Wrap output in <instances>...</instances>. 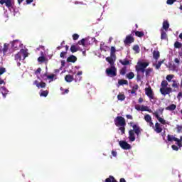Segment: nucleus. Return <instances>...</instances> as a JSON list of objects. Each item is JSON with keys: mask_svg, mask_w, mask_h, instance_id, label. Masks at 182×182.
<instances>
[{"mask_svg": "<svg viewBox=\"0 0 182 182\" xmlns=\"http://www.w3.org/2000/svg\"><path fill=\"white\" fill-rule=\"evenodd\" d=\"M149 63L147 62H141L139 61L137 63V64L135 66V70L136 73H144L145 72V76L146 77H149L150 76V73L153 72V68H149L146 69V68L149 66Z\"/></svg>", "mask_w": 182, "mask_h": 182, "instance_id": "nucleus-1", "label": "nucleus"}, {"mask_svg": "<svg viewBox=\"0 0 182 182\" xmlns=\"http://www.w3.org/2000/svg\"><path fill=\"white\" fill-rule=\"evenodd\" d=\"M114 124L117 127H119V130L122 132V134H124L126 132V119L122 116H117L114 119Z\"/></svg>", "mask_w": 182, "mask_h": 182, "instance_id": "nucleus-2", "label": "nucleus"}, {"mask_svg": "<svg viewBox=\"0 0 182 182\" xmlns=\"http://www.w3.org/2000/svg\"><path fill=\"white\" fill-rule=\"evenodd\" d=\"M22 55L23 57V60H25L28 58V50L23 48L21 49L20 52L14 55L15 60L21 62L22 60Z\"/></svg>", "mask_w": 182, "mask_h": 182, "instance_id": "nucleus-3", "label": "nucleus"}, {"mask_svg": "<svg viewBox=\"0 0 182 182\" xmlns=\"http://www.w3.org/2000/svg\"><path fill=\"white\" fill-rule=\"evenodd\" d=\"M163 112H164V108L160 107L158 109L156 112H153V116L157 119V120L159 122V123H161V124H166V120L161 117L159 114H163Z\"/></svg>", "mask_w": 182, "mask_h": 182, "instance_id": "nucleus-4", "label": "nucleus"}, {"mask_svg": "<svg viewBox=\"0 0 182 182\" xmlns=\"http://www.w3.org/2000/svg\"><path fill=\"white\" fill-rule=\"evenodd\" d=\"M105 73L109 77H114L117 76V68L114 65H111L110 68L106 69Z\"/></svg>", "mask_w": 182, "mask_h": 182, "instance_id": "nucleus-5", "label": "nucleus"}, {"mask_svg": "<svg viewBox=\"0 0 182 182\" xmlns=\"http://www.w3.org/2000/svg\"><path fill=\"white\" fill-rule=\"evenodd\" d=\"M129 126L131 127H132L134 132H135V134L137 136V137H139V136H140V134H141V132L143 131V129H141L140 126H139V124H134V122H131L129 123Z\"/></svg>", "mask_w": 182, "mask_h": 182, "instance_id": "nucleus-6", "label": "nucleus"}, {"mask_svg": "<svg viewBox=\"0 0 182 182\" xmlns=\"http://www.w3.org/2000/svg\"><path fill=\"white\" fill-rule=\"evenodd\" d=\"M119 144L123 150H130V149H132V146L129 143L126 142V141H120Z\"/></svg>", "mask_w": 182, "mask_h": 182, "instance_id": "nucleus-7", "label": "nucleus"}, {"mask_svg": "<svg viewBox=\"0 0 182 182\" xmlns=\"http://www.w3.org/2000/svg\"><path fill=\"white\" fill-rule=\"evenodd\" d=\"M171 92H173V90L171 89V87H161L160 88V92L164 96H166V95H170V93H171Z\"/></svg>", "mask_w": 182, "mask_h": 182, "instance_id": "nucleus-8", "label": "nucleus"}, {"mask_svg": "<svg viewBox=\"0 0 182 182\" xmlns=\"http://www.w3.org/2000/svg\"><path fill=\"white\" fill-rule=\"evenodd\" d=\"M145 93L148 97H149L150 100L154 99V93L153 92V90L151 87L146 88Z\"/></svg>", "mask_w": 182, "mask_h": 182, "instance_id": "nucleus-9", "label": "nucleus"}, {"mask_svg": "<svg viewBox=\"0 0 182 182\" xmlns=\"http://www.w3.org/2000/svg\"><path fill=\"white\" fill-rule=\"evenodd\" d=\"M133 42H134V38H133V36H132V35L127 36L125 40L124 41V43L125 45H129L130 43H133Z\"/></svg>", "mask_w": 182, "mask_h": 182, "instance_id": "nucleus-10", "label": "nucleus"}, {"mask_svg": "<svg viewBox=\"0 0 182 182\" xmlns=\"http://www.w3.org/2000/svg\"><path fill=\"white\" fill-rule=\"evenodd\" d=\"M4 4L7 8H12V0H0V4L4 5Z\"/></svg>", "mask_w": 182, "mask_h": 182, "instance_id": "nucleus-11", "label": "nucleus"}, {"mask_svg": "<svg viewBox=\"0 0 182 182\" xmlns=\"http://www.w3.org/2000/svg\"><path fill=\"white\" fill-rule=\"evenodd\" d=\"M107 62L111 65V66H114V61L116 60V57L110 55L106 58Z\"/></svg>", "mask_w": 182, "mask_h": 182, "instance_id": "nucleus-12", "label": "nucleus"}, {"mask_svg": "<svg viewBox=\"0 0 182 182\" xmlns=\"http://www.w3.org/2000/svg\"><path fill=\"white\" fill-rule=\"evenodd\" d=\"M134 131L130 129L129 131V141H134L136 140V136L134 135Z\"/></svg>", "mask_w": 182, "mask_h": 182, "instance_id": "nucleus-13", "label": "nucleus"}, {"mask_svg": "<svg viewBox=\"0 0 182 182\" xmlns=\"http://www.w3.org/2000/svg\"><path fill=\"white\" fill-rule=\"evenodd\" d=\"M154 131L156 132V133H161V132H163V128H161L160 124H159V122H156L155 124V129H154Z\"/></svg>", "mask_w": 182, "mask_h": 182, "instance_id": "nucleus-14", "label": "nucleus"}, {"mask_svg": "<svg viewBox=\"0 0 182 182\" xmlns=\"http://www.w3.org/2000/svg\"><path fill=\"white\" fill-rule=\"evenodd\" d=\"M141 112H149V113H154L151 109L149 108L147 106L142 105L141 107Z\"/></svg>", "mask_w": 182, "mask_h": 182, "instance_id": "nucleus-15", "label": "nucleus"}, {"mask_svg": "<svg viewBox=\"0 0 182 182\" xmlns=\"http://www.w3.org/2000/svg\"><path fill=\"white\" fill-rule=\"evenodd\" d=\"M77 60V58L76 56L71 55L67 58V62H71L72 63H75Z\"/></svg>", "mask_w": 182, "mask_h": 182, "instance_id": "nucleus-16", "label": "nucleus"}, {"mask_svg": "<svg viewBox=\"0 0 182 182\" xmlns=\"http://www.w3.org/2000/svg\"><path fill=\"white\" fill-rule=\"evenodd\" d=\"M168 28H170V23H168V21H164L163 22V26H162L163 31H168Z\"/></svg>", "mask_w": 182, "mask_h": 182, "instance_id": "nucleus-17", "label": "nucleus"}, {"mask_svg": "<svg viewBox=\"0 0 182 182\" xmlns=\"http://www.w3.org/2000/svg\"><path fill=\"white\" fill-rule=\"evenodd\" d=\"M153 58L155 59V60H159L160 58V52L159 50H154Z\"/></svg>", "mask_w": 182, "mask_h": 182, "instance_id": "nucleus-18", "label": "nucleus"}, {"mask_svg": "<svg viewBox=\"0 0 182 182\" xmlns=\"http://www.w3.org/2000/svg\"><path fill=\"white\" fill-rule=\"evenodd\" d=\"M65 80L68 83H70V82H73V75H71L70 74L65 75Z\"/></svg>", "mask_w": 182, "mask_h": 182, "instance_id": "nucleus-19", "label": "nucleus"}, {"mask_svg": "<svg viewBox=\"0 0 182 182\" xmlns=\"http://www.w3.org/2000/svg\"><path fill=\"white\" fill-rule=\"evenodd\" d=\"M161 39L162 41H166V39H167V33L163 29L161 30Z\"/></svg>", "mask_w": 182, "mask_h": 182, "instance_id": "nucleus-20", "label": "nucleus"}, {"mask_svg": "<svg viewBox=\"0 0 182 182\" xmlns=\"http://www.w3.org/2000/svg\"><path fill=\"white\" fill-rule=\"evenodd\" d=\"M177 106L174 104H171V105L166 107V110H169V112H173V110H176Z\"/></svg>", "mask_w": 182, "mask_h": 182, "instance_id": "nucleus-21", "label": "nucleus"}, {"mask_svg": "<svg viewBox=\"0 0 182 182\" xmlns=\"http://www.w3.org/2000/svg\"><path fill=\"white\" fill-rule=\"evenodd\" d=\"M0 90L4 97H6V95H8V90L5 87H1Z\"/></svg>", "mask_w": 182, "mask_h": 182, "instance_id": "nucleus-22", "label": "nucleus"}, {"mask_svg": "<svg viewBox=\"0 0 182 182\" xmlns=\"http://www.w3.org/2000/svg\"><path fill=\"white\" fill-rule=\"evenodd\" d=\"M119 63L121 65H123V66H127L128 65H130V60L127 59L120 60Z\"/></svg>", "mask_w": 182, "mask_h": 182, "instance_id": "nucleus-23", "label": "nucleus"}, {"mask_svg": "<svg viewBox=\"0 0 182 182\" xmlns=\"http://www.w3.org/2000/svg\"><path fill=\"white\" fill-rule=\"evenodd\" d=\"M118 85H119V86H123V85H129V81H127V80H119Z\"/></svg>", "mask_w": 182, "mask_h": 182, "instance_id": "nucleus-24", "label": "nucleus"}, {"mask_svg": "<svg viewBox=\"0 0 182 182\" xmlns=\"http://www.w3.org/2000/svg\"><path fill=\"white\" fill-rule=\"evenodd\" d=\"M127 79H129V80H132L134 77V73L133 72H129L126 75Z\"/></svg>", "mask_w": 182, "mask_h": 182, "instance_id": "nucleus-25", "label": "nucleus"}, {"mask_svg": "<svg viewBox=\"0 0 182 182\" xmlns=\"http://www.w3.org/2000/svg\"><path fill=\"white\" fill-rule=\"evenodd\" d=\"M117 99H118V100L123 102V100H124L126 99V95H124V94H123V93H119L117 95Z\"/></svg>", "mask_w": 182, "mask_h": 182, "instance_id": "nucleus-26", "label": "nucleus"}, {"mask_svg": "<svg viewBox=\"0 0 182 182\" xmlns=\"http://www.w3.org/2000/svg\"><path fill=\"white\" fill-rule=\"evenodd\" d=\"M110 55L116 58V48H114V46L111 47Z\"/></svg>", "mask_w": 182, "mask_h": 182, "instance_id": "nucleus-27", "label": "nucleus"}, {"mask_svg": "<svg viewBox=\"0 0 182 182\" xmlns=\"http://www.w3.org/2000/svg\"><path fill=\"white\" fill-rule=\"evenodd\" d=\"M9 49V44L4 43V48H3V53L5 55L6 52H8V50Z\"/></svg>", "mask_w": 182, "mask_h": 182, "instance_id": "nucleus-28", "label": "nucleus"}, {"mask_svg": "<svg viewBox=\"0 0 182 182\" xmlns=\"http://www.w3.org/2000/svg\"><path fill=\"white\" fill-rule=\"evenodd\" d=\"M19 45V40L13 41V42L11 43L12 48H14V49L18 48V44Z\"/></svg>", "mask_w": 182, "mask_h": 182, "instance_id": "nucleus-29", "label": "nucleus"}, {"mask_svg": "<svg viewBox=\"0 0 182 182\" xmlns=\"http://www.w3.org/2000/svg\"><path fill=\"white\" fill-rule=\"evenodd\" d=\"M135 36H137L138 38H143V36H144V32H143V31H136L135 32Z\"/></svg>", "mask_w": 182, "mask_h": 182, "instance_id": "nucleus-30", "label": "nucleus"}, {"mask_svg": "<svg viewBox=\"0 0 182 182\" xmlns=\"http://www.w3.org/2000/svg\"><path fill=\"white\" fill-rule=\"evenodd\" d=\"M126 72H127V67H123L120 71L119 73L120 75H122V76H124V75H126Z\"/></svg>", "mask_w": 182, "mask_h": 182, "instance_id": "nucleus-31", "label": "nucleus"}, {"mask_svg": "<svg viewBox=\"0 0 182 182\" xmlns=\"http://www.w3.org/2000/svg\"><path fill=\"white\" fill-rule=\"evenodd\" d=\"M70 50H71L72 53H75V52H77V50H79V48H77L76 46L72 45Z\"/></svg>", "mask_w": 182, "mask_h": 182, "instance_id": "nucleus-32", "label": "nucleus"}, {"mask_svg": "<svg viewBox=\"0 0 182 182\" xmlns=\"http://www.w3.org/2000/svg\"><path fill=\"white\" fill-rule=\"evenodd\" d=\"M163 63H164V60L159 61L158 63L155 65L156 69H157L159 70V69H160V68L161 67V65H163Z\"/></svg>", "mask_w": 182, "mask_h": 182, "instance_id": "nucleus-33", "label": "nucleus"}, {"mask_svg": "<svg viewBox=\"0 0 182 182\" xmlns=\"http://www.w3.org/2000/svg\"><path fill=\"white\" fill-rule=\"evenodd\" d=\"M144 120L145 122H146V123H148L149 122H151L152 119H151V116H150V114H146L144 116Z\"/></svg>", "mask_w": 182, "mask_h": 182, "instance_id": "nucleus-34", "label": "nucleus"}, {"mask_svg": "<svg viewBox=\"0 0 182 182\" xmlns=\"http://www.w3.org/2000/svg\"><path fill=\"white\" fill-rule=\"evenodd\" d=\"M48 95H49V91L45 90V91H42L41 92L40 96L43 97H46L48 96Z\"/></svg>", "mask_w": 182, "mask_h": 182, "instance_id": "nucleus-35", "label": "nucleus"}, {"mask_svg": "<svg viewBox=\"0 0 182 182\" xmlns=\"http://www.w3.org/2000/svg\"><path fill=\"white\" fill-rule=\"evenodd\" d=\"M174 141H176V144L177 146H178V147H182V142L181 141V139H179L178 138L176 139H173Z\"/></svg>", "mask_w": 182, "mask_h": 182, "instance_id": "nucleus-36", "label": "nucleus"}, {"mask_svg": "<svg viewBox=\"0 0 182 182\" xmlns=\"http://www.w3.org/2000/svg\"><path fill=\"white\" fill-rule=\"evenodd\" d=\"M182 44L181 43L178 42V41H176L174 43V48H176V49H180V48H181Z\"/></svg>", "mask_w": 182, "mask_h": 182, "instance_id": "nucleus-37", "label": "nucleus"}, {"mask_svg": "<svg viewBox=\"0 0 182 182\" xmlns=\"http://www.w3.org/2000/svg\"><path fill=\"white\" fill-rule=\"evenodd\" d=\"M82 74V71H79L75 76V80H80L82 79V77H80Z\"/></svg>", "mask_w": 182, "mask_h": 182, "instance_id": "nucleus-38", "label": "nucleus"}, {"mask_svg": "<svg viewBox=\"0 0 182 182\" xmlns=\"http://www.w3.org/2000/svg\"><path fill=\"white\" fill-rule=\"evenodd\" d=\"M161 87H167L168 86V82L166 80H163L161 83Z\"/></svg>", "mask_w": 182, "mask_h": 182, "instance_id": "nucleus-39", "label": "nucleus"}, {"mask_svg": "<svg viewBox=\"0 0 182 182\" xmlns=\"http://www.w3.org/2000/svg\"><path fill=\"white\" fill-rule=\"evenodd\" d=\"M176 130L177 133H182V126L181 125H176Z\"/></svg>", "mask_w": 182, "mask_h": 182, "instance_id": "nucleus-40", "label": "nucleus"}, {"mask_svg": "<svg viewBox=\"0 0 182 182\" xmlns=\"http://www.w3.org/2000/svg\"><path fill=\"white\" fill-rule=\"evenodd\" d=\"M174 139H177V138H176V137H174L173 135H170V134H168V136H167V140H168V141H174Z\"/></svg>", "mask_w": 182, "mask_h": 182, "instance_id": "nucleus-41", "label": "nucleus"}, {"mask_svg": "<svg viewBox=\"0 0 182 182\" xmlns=\"http://www.w3.org/2000/svg\"><path fill=\"white\" fill-rule=\"evenodd\" d=\"M85 42H86V39L82 38V40H80L77 42V44L78 45H82V46H85Z\"/></svg>", "mask_w": 182, "mask_h": 182, "instance_id": "nucleus-42", "label": "nucleus"}, {"mask_svg": "<svg viewBox=\"0 0 182 182\" xmlns=\"http://www.w3.org/2000/svg\"><path fill=\"white\" fill-rule=\"evenodd\" d=\"M38 62H41V63H43L46 60V58L45 56H41L38 58Z\"/></svg>", "mask_w": 182, "mask_h": 182, "instance_id": "nucleus-43", "label": "nucleus"}, {"mask_svg": "<svg viewBox=\"0 0 182 182\" xmlns=\"http://www.w3.org/2000/svg\"><path fill=\"white\" fill-rule=\"evenodd\" d=\"M139 50H140V47H139L138 45H135V46H133V50L136 52V53H139Z\"/></svg>", "mask_w": 182, "mask_h": 182, "instance_id": "nucleus-44", "label": "nucleus"}, {"mask_svg": "<svg viewBox=\"0 0 182 182\" xmlns=\"http://www.w3.org/2000/svg\"><path fill=\"white\" fill-rule=\"evenodd\" d=\"M66 55H68V51H62L60 54V57L65 59V56H66Z\"/></svg>", "mask_w": 182, "mask_h": 182, "instance_id": "nucleus-45", "label": "nucleus"}, {"mask_svg": "<svg viewBox=\"0 0 182 182\" xmlns=\"http://www.w3.org/2000/svg\"><path fill=\"white\" fill-rule=\"evenodd\" d=\"M174 77V75H168L166 76V80H168V82H171V79H173Z\"/></svg>", "mask_w": 182, "mask_h": 182, "instance_id": "nucleus-46", "label": "nucleus"}, {"mask_svg": "<svg viewBox=\"0 0 182 182\" xmlns=\"http://www.w3.org/2000/svg\"><path fill=\"white\" fill-rule=\"evenodd\" d=\"M169 68H170V69H171V70H177V66H176V65H174V64H171L170 65H169Z\"/></svg>", "mask_w": 182, "mask_h": 182, "instance_id": "nucleus-47", "label": "nucleus"}, {"mask_svg": "<svg viewBox=\"0 0 182 182\" xmlns=\"http://www.w3.org/2000/svg\"><path fill=\"white\" fill-rule=\"evenodd\" d=\"M177 0H167L166 4L167 5H173L174 2H176Z\"/></svg>", "mask_w": 182, "mask_h": 182, "instance_id": "nucleus-48", "label": "nucleus"}, {"mask_svg": "<svg viewBox=\"0 0 182 182\" xmlns=\"http://www.w3.org/2000/svg\"><path fill=\"white\" fill-rule=\"evenodd\" d=\"M73 41H77V39H79V34H77V33L73 34Z\"/></svg>", "mask_w": 182, "mask_h": 182, "instance_id": "nucleus-49", "label": "nucleus"}, {"mask_svg": "<svg viewBox=\"0 0 182 182\" xmlns=\"http://www.w3.org/2000/svg\"><path fill=\"white\" fill-rule=\"evenodd\" d=\"M39 87H41L42 89L46 87V83L43 82H41L39 84Z\"/></svg>", "mask_w": 182, "mask_h": 182, "instance_id": "nucleus-50", "label": "nucleus"}, {"mask_svg": "<svg viewBox=\"0 0 182 182\" xmlns=\"http://www.w3.org/2000/svg\"><path fill=\"white\" fill-rule=\"evenodd\" d=\"M136 81H137V82H141V76H140V73H137V75H136Z\"/></svg>", "mask_w": 182, "mask_h": 182, "instance_id": "nucleus-51", "label": "nucleus"}, {"mask_svg": "<svg viewBox=\"0 0 182 182\" xmlns=\"http://www.w3.org/2000/svg\"><path fill=\"white\" fill-rule=\"evenodd\" d=\"M6 72V70L5 69V68H0V75H4V73H5Z\"/></svg>", "mask_w": 182, "mask_h": 182, "instance_id": "nucleus-52", "label": "nucleus"}, {"mask_svg": "<svg viewBox=\"0 0 182 182\" xmlns=\"http://www.w3.org/2000/svg\"><path fill=\"white\" fill-rule=\"evenodd\" d=\"M172 87H178V84H177V82H176V80H173Z\"/></svg>", "mask_w": 182, "mask_h": 182, "instance_id": "nucleus-53", "label": "nucleus"}, {"mask_svg": "<svg viewBox=\"0 0 182 182\" xmlns=\"http://www.w3.org/2000/svg\"><path fill=\"white\" fill-rule=\"evenodd\" d=\"M42 72V68H38L36 71H35V75H39Z\"/></svg>", "mask_w": 182, "mask_h": 182, "instance_id": "nucleus-54", "label": "nucleus"}, {"mask_svg": "<svg viewBox=\"0 0 182 182\" xmlns=\"http://www.w3.org/2000/svg\"><path fill=\"white\" fill-rule=\"evenodd\" d=\"M171 148L173 150H174L175 151H178V146H176V145H172Z\"/></svg>", "mask_w": 182, "mask_h": 182, "instance_id": "nucleus-55", "label": "nucleus"}, {"mask_svg": "<svg viewBox=\"0 0 182 182\" xmlns=\"http://www.w3.org/2000/svg\"><path fill=\"white\" fill-rule=\"evenodd\" d=\"M53 77H55V75H50L47 76V79H50V80H53Z\"/></svg>", "mask_w": 182, "mask_h": 182, "instance_id": "nucleus-56", "label": "nucleus"}, {"mask_svg": "<svg viewBox=\"0 0 182 182\" xmlns=\"http://www.w3.org/2000/svg\"><path fill=\"white\" fill-rule=\"evenodd\" d=\"M33 85H36V86H37V87L39 88L40 82H39V81H38V80H36L33 82Z\"/></svg>", "mask_w": 182, "mask_h": 182, "instance_id": "nucleus-57", "label": "nucleus"}, {"mask_svg": "<svg viewBox=\"0 0 182 182\" xmlns=\"http://www.w3.org/2000/svg\"><path fill=\"white\" fill-rule=\"evenodd\" d=\"M135 109L136 110H138L139 112H140V110H141V107H140V105H136Z\"/></svg>", "mask_w": 182, "mask_h": 182, "instance_id": "nucleus-58", "label": "nucleus"}, {"mask_svg": "<svg viewBox=\"0 0 182 182\" xmlns=\"http://www.w3.org/2000/svg\"><path fill=\"white\" fill-rule=\"evenodd\" d=\"M127 119H129L130 120H133V116L130 114H127L126 115Z\"/></svg>", "mask_w": 182, "mask_h": 182, "instance_id": "nucleus-59", "label": "nucleus"}, {"mask_svg": "<svg viewBox=\"0 0 182 182\" xmlns=\"http://www.w3.org/2000/svg\"><path fill=\"white\" fill-rule=\"evenodd\" d=\"M175 63H177V65H180V59L178 58H175L174 59Z\"/></svg>", "mask_w": 182, "mask_h": 182, "instance_id": "nucleus-60", "label": "nucleus"}, {"mask_svg": "<svg viewBox=\"0 0 182 182\" xmlns=\"http://www.w3.org/2000/svg\"><path fill=\"white\" fill-rule=\"evenodd\" d=\"M148 123L149 124L150 127H154V124L153 123V120H151V122H148Z\"/></svg>", "mask_w": 182, "mask_h": 182, "instance_id": "nucleus-61", "label": "nucleus"}, {"mask_svg": "<svg viewBox=\"0 0 182 182\" xmlns=\"http://www.w3.org/2000/svg\"><path fill=\"white\" fill-rule=\"evenodd\" d=\"M112 154L114 157L117 156V152L116 151H112Z\"/></svg>", "mask_w": 182, "mask_h": 182, "instance_id": "nucleus-62", "label": "nucleus"}, {"mask_svg": "<svg viewBox=\"0 0 182 182\" xmlns=\"http://www.w3.org/2000/svg\"><path fill=\"white\" fill-rule=\"evenodd\" d=\"M26 5H29L30 4H32L33 2V0H26Z\"/></svg>", "mask_w": 182, "mask_h": 182, "instance_id": "nucleus-63", "label": "nucleus"}, {"mask_svg": "<svg viewBox=\"0 0 182 182\" xmlns=\"http://www.w3.org/2000/svg\"><path fill=\"white\" fill-rule=\"evenodd\" d=\"M137 89H139V85H136L135 86L133 87V90H137Z\"/></svg>", "mask_w": 182, "mask_h": 182, "instance_id": "nucleus-64", "label": "nucleus"}]
</instances>
